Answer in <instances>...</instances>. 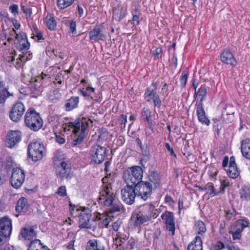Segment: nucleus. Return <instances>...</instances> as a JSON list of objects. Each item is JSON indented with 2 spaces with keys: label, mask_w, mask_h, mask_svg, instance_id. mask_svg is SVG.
<instances>
[{
  "label": "nucleus",
  "mask_w": 250,
  "mask_h": 250,
  "mask_svg": "<svg viewBox=\"0 0 250 250\" xmlns=\"http://www.w3.org/2000/svg\"><path fill=\"white\" fill-rule=\"evenodd\" d=\"M206 186L207 190H208V193L211 197H213L217 194L218 192L215 191L212 183H209Z\"/></svg>",
  "instance_id": "49"
},
{
  "label": "nucleus",
  "mask_w": 250,
  "mask_h": 250,
  "mask_svg": "<svg viewBox=\"0 0 250 250\" xmlns=\"http://www.w3.org/2000/svg\"><path fill=\"white\" fill-rule=\"evenodd\" d=\"M21 7L22 12L25 14L26 18L28 19L30 18L32 14V9L29 6L22 4H21Z\"/></svg>",
  "instance_id": "45"
},
{
  "label": "nucleus",
  "mask_w": 250,
  "mask_h": 250,
  "mask_svg": "<svg viewBox=\"0 0 250 250\" xmlns=\"http://www.w3.org/2000/svg\"><path fill=\"white\" fill-rule=\"evenodd\" d=\"M143 171L140 166H134L130 167L128 170V176L126 180V184L135 186L143 181Z\"/></svg>",
  "instance_id": "6"
},
{
  "label": "nucleus",
  "mask_w": 250,
  "mask_h": 250,
  "mask_svg": "<svg viewBox=\"0 0 250 250\" xmlns=\"http://www.w3.org/2000/svg\"><path fill=\"white\" fill-rule=\"evenodd\" d=\"M151 111L148 107H144L141 111V117L143 119L147 122L148 125H152V121L151 118Z\"/></svg>",
  "instance_id": "37"
},
{
  "label": "nucleus",
  "mask_w": 250,
  "mask_h": 250,
  "mask_svg": "<svg viewBox=\"0 0 250 250\" xmlns=\"http://www.w3.org/2000/svg\"><path fill=\"white\" fill-rule=\"evenodd\" d=\"M77 211H81L79 214V227L81 228H90L89 224V220L91 217L90 210L88 209L83 208H77L76 209Z\"/></svg>",
  "instance_id": "19"
},
{
  "label": "nucleus",
  "mask_w": 250,
  "mask_h": 250,
  "mask_svg": "<svg viewBox=\"0 0 250 250\" xmlns=\"http://www.w3.org/2000/svg\"><path fill=\"white\" fill-rule=\"evenodd\" d=\"M139 212L147 222L150 221L152 218H156L160 212L158 209L155 208L154 205L150 204H146L141 206Z\"/></svg>",
  "instance_id": "11"
},
{
  "label": "nucleus",
  "mask_w": 250,
  "mask_h": 250,
  "mask_svg": "<svg viewBox=\"0 0 250 250\" xmlns=\"http://www.w3.org/2000/svg\"><path fill=\"white\" fill-rule=\"evenodd\" d=\"M24 123L29 129L37 132L43 126V120L34 108H29L24 115Z\"/></svg>",
  "instance_id": "3"
},
{
  "label": "nucleus",
  "mask_w": 250,
  "mask_h": 250,
  "mask_svg": "<svg viewBox=\"0 0 250 250\" xmlns=\"http://www.w3.org/2000/svg\"><path fill=\"white\" fill-rule=\"evenodd\" d=\"M12 229V220L8 216L1 218V242L3 241L2 237L5 238V241L9 239Z\"/></svg>",
  "instance_id": "15"
},
{
  "label": "nucleus",
  "mask_w": 250,
  "mask_h": 250,
  "mask_svg": "<svg viewBox=\"0 0 250 250\" xmlns=\"http://www.w3.org/2000/svg\"><path fill=\"white\" fill-rule=\"evenodd\" d=\"M89 37L90 41H94V42L104 41L106 40V36L102 33L100 25L96 26L89 31Z\"/></svg>",
  "instance_id": "22"
},
{
  "label": "nucleus",
  "mask_w": 250,
  "mask_h": 250,
  "mask_svg": "<svg viewBox=\"0 0 250 250\" xmlns=\"http://www.w3.org/2000/svg\"><path fill=\"white\" fill-rule=\"evenodd\" d=\"M161 217L166 224L167 229L171 232L172 235H174L175 234V224L173 213L169 211H166L161 214Z\"/></svg>",
  "instance_id": "17"
},
{
  "label": "nucleus",
  "mask_w": 250,
  "mask_h": 250,
  "mask_svg": "<svg viewBox=\"0 0 250 250\" xmlns=\"http://www.w3.org/2000/svg\"><path fill=\"white\" fill-rule=\"evenodd\" d=\"M248 225L249 223L247 221L243 219L239 220L236 223V229L235 230H229V232L232 235L233 240L240 239L241 237L242 232Z\"/></svg>",
  "instance_id": "20"
},
{
  "label": "nucleus",
  "mask_w": 250,
  "mask_h": 250,
  "mask_svg": "<svg viewBox=\"0 0 250 250\" xmlns=\"http://www.w3.org/2000/svg\"><path fill=\"white\" fill-rule=\"evenodd\" d=\"M108 176H105L102 180L103 184L101 187L98 200L99 203L104 204V206L109 207L117 197L111 185V183L114 180L111 179L109 181L108 180Z\"/></svg>",
  "instance_id": "1"
},
{
  "label": "nucleus",
  "mask_w": 250,
  "mask_h": 250,
  "mask_svg": "<svg viewBox=\"0 0 250 250\" xmlns=\"http://www.w3.org/2000/svg\"><path fill=\"white\" fill-rule=\"evenodd\" d=\"M33 34L34 36H33L32 38H34V36H36L37 38V42H39L40 40L43 39L42 32L39 31L37 27L34 28V33Z\"/></svg>",
  "instance_id": "50"
},
{
  "label": "nucleus",
  "mask_w": 250,
  "mask_h": 250,
  "mask_svg": "<svg viewBox=\"0 0 250 250\" xmlns=\"http://www.w3.org/2000/svg\"><path fill=\"white\" fill-rule=\"evenodd\" d=\"M27 208V200L26 198L21 197L19 199L16 207V210L18 212L25 211Z\"/></svg>",
  "instance_id": "38"
},
{
  "label": "nucleus",
  "mask_w": 250,
  "mask_h": 250,
  "mask_svg": "<svg viewBox=\"0 0 250 250\" xmlns=\"http://www.w3.org/2000/svg\"><path fill=\"white\" fill-rule=\"evenodd\" d=\"M65 139L62 136L56 135V141L60 144H63L65 143Z\"/></svg>",
  "instance_id": "60"
},
{
  "label": "nucleus",
  "mask_w": 250,
  "mask_h": 250,
  "mask_svg": "<svg viewBox=\"0 0 250 250\" xmlns=\"http://www.w3.org/2000/svg\"><path fill=\"white\" fill-rule=\"evenodd\" d=\"M122 224V222L120 220H118L116 222H114L112 224V228L115 231H117L120 227Z\"/></svg>",
  "instance_id": "57"
},
{
  "label": "nucleus",
  "mask_w": 250,
  "mask_h": 250,
  "mask_svg": "<svg viewBox=\"0 0 250 250\" xmlns=\"http://www.w3.org/2000/svg\"><path fill=\"white\" fill-rule=\"evenodd\" d=\"M141 14L136 10L134 13H132V23L133 26H137L140 24V16Z\"/></svg>",
  "instance_id": "46"
},
{
  "label": "nucleus",
  "mask_w": 250,
  "mask_h": 250,
  "mask_svg": "<svg viewBox=\"0 0 250 250\" xmlns=\"http://www.w3.org/2000/svg\"><path fill=\"white\" fill-rule=\"evenodd\" d=\"M24 171L19 167L14 168L10 178L11 186L15 188H20L25 180Z\"/></svg>",
  "instance_id": "10"
},
{
  "label": "nucleus",
  "mask_w": 250,
  "mask_h": 250,
  "mask_svg": "<svg viewBox=\"0 0 250 250\" xmlns=\"http://www.w3.org/2000/svg\"><path fill=\"white\" fill-rule=\"evenodd\" d=\"M188 70L187 69L184 70L182 72V75L180 79V85L182 88H183L186 86V83L188 80Z\"/></svg>",
  "instance_id": "43"
},
{
  "label": "nucleus",
  "mask_w": 250,
  "mask_h": 250,
  "mask_svg": "<svg viewBox=\"0 0 250 250\" xmlns=\"http://www.w3.org/2000/svg\"><path fill=\"white\" fill-rule=\"evenodd\" d=\"M12 96H13V93L8 91L6 88L1 90V104L4 103L9 97Z\"/></svg>",
  "instance_id": "47"
},
{
  "label": "nucleus",
  "mask_w": 250,
  "mask_h": 250,
  "mask_svg": "<svg viewBox=\"0 0 250 250\" xmlns=\"http://www.w3.org/2000/svg\"><path fill=\"white\" fill-rule=\"evenodd\" d=\"M202 241L201 238L197 236L194 239L188 244L187 250H203Z\"/></svg>",
  "instance_id": "32"
},
{
  "label": "nucleus",
  "mask_w": 250,
  "mask_h": 250,
  "mask_svg": "<svg viewBox=\"0 0 250 250\" xmlns=\"http://www.w3.org/2000/svg\"><path fill=\"white\" fill-rule=\"evenodd\" d=\"M21 132L18 130H10L8 132L5 141V146L8 148H13L21 140Z\"/></svg>",
  "instance_id": "16"
},
{
  "label": "nucleus",
  "mask_w": 250,
  "mask_h": 250,
  "mask_svg": "<svg viewBox=\"0 0 250 250\" xmlns=\"http://www.w3.org/2000/svg\"><path fill=\"white\" fill-rule=\"evenodd\" d=\"M145 99L148 103L153 102L154 106L160 108L162 105V102L156 91L147 87L144 93Z\"/></svg>",
  "instance_id": "18"
},
{
  "label": "nucleus",
  "mask_w": 250,
  "mask_h": 250,
  "mask_svg": "<svg viewBox=\"0 0 250 250\" xmlns=\"http://www.w3.org/2000/svg\"><path fill=\"white\" fill-rule=\"evenodd\" d=\"M195 107L199 121L203 125H209L210 121L206 116L204 105H195Z\"/></svg>",
  "instance_id": "27"
},
{
  "label": "nucleus",
  "mask_w": 250,
  "mask_h": 250,
  "mask_svg": "<svg viewBox=\"0 0 250 250\" xmlns=\"http://www.w3.org/2000/svg\"><path fill=\"white\" fill-rule=\"evenodd\" d=\"M142 214L139 211L138 213H133L130 219L129 223L131 226L136 228L140 227L143 224L146 222Z\"/></svg>",
  "instance_id": "26"
},
{
  "label": "nucleus",
  "mask_w": 250,
  "mask_h": 250,
  "mask_svg": "<svg viewBox=\"0 0 250 250\" xmlns=\"http://www.w3.org/2000/svg\"><path fill=\"white\" fill-rule=\"evenodd\" d=\"M3 58L8 62H13L14 60V57L13 53L12 51H11L10 52L9 55H8V54L4 55Z\"/></svg>",
  "instance_id": "55"
},
{
  "label": "nucleus",
  "mask_w": 250,
  "mask_h": 250,
  "mask_svg": "<svg viewBox=\"0 0 250 250\" xmlns=\"http://www.w3.org/2000/svg\"><path fill=\"white\" fill-rule=\"evenodd\" d=\"M165 201L166 203H169V205H171V203L174 204L175 203V201L171 198V197L168 195H166L165 196Z\"/></svg>",
  "instance_id": "62"
},
{
  "label": "nucleus",
  "mask_w": 250,
  "mask_h": 250,
  "mask_svg": "<svg viewBox=\"0 0 250 250\" xmlns=\"http://www.w3.org/2000/svg\"><path fill=\"white\" fill-rule=\"evenodd\" d=\"M107 149L100 145L95 144L90 147L89 154L91 160L96 164H101L107 155Z\"/></svg>",
  "instance_id": "5"
},
{
  "label": "nucleus",
  "mask_w": 250,
  "mask_h": 250,
  "mask_svg": "<svg viewBox=\"0 0 250 250\" xmlns=\"http://www.w3.org/2000/svg\"><path fill=\"white\" fill-rule=\"evenodd\" d=\"M224 248L225 245L221 241H218L210 246L209 250H222Z\"/></svg>",
  "instance_id": "48"
},
{
  "label": "nucleus",
  "mask_w": 250,
  "mask_h": 250,
  "mask_svg": "<svg viewBox=\"0 0 250 250\" xmlns=\"http://www.w3.org/2000/svg\"><path fill=\"white\" fill-rule=\"evenodd\" d=\"M183 209H184V202L182 199L179 198L178 200V209L179 213H180Z\"/></svg>",
  "instance_id": "63"
},
{
  "label": "nucleus",
  "mask_w": 250,
  "mask_h": 250,
  "mask_svg": "<svg viewBox=\"0 0 250 250\" xmlns=\"http://www.w3.org/2000/svg\"><path fill=\"white\" fill-rule=\"evenodd\" d=\"M111 207L110 208V212L113 213L115 212H119L123 208V206L122 203L118 200L117 198L114 199L112 204L109 206Z\"/></svg>",
  "instance_id": "40"
},
{
  "label": "nucleus",
  "mask_w": 250,
  "mask_h": 250,
  "mask_svg": "<svg viewBox=\"0 0 250 250\" xmlns=\"http://www.w3.org/2000/svg\"><path fill=\"white\" fill-rule=\"evenodd\" d=\"M12 22L13 26L16 29H19L20 28L21 24L17 20H13Z\"/></svg>",
  "instance_id": "64"
},
{
  "label": "nucleus",
  "mask_w": 250,
  "mask_h": 250,
  "mask_svg": "<svg viewBox=\"0 0 250 250\" xmlns=\"http://www.w3.org/2000/svg\"><path fill=\"white\" fill-rule=\"evenodd\" d=\"M25 110V106L22 102L16 103L9 112L10 119L14 122H18L21 119Z\"/></svg>",
  "instance_id": "13"
},
{
  "label": "nucleus",
  "mask_w": 250,
  "mask_h": 250,
  "mask_svg": "<svg viewBox=\"0 0 250 250\" xmlns=\"http://www.w3.org/2000/svg\"><path fill=\"white\" fill-rule=\"evenodd\" d=\"M75 0H57V5L59 9H64L71 5Z\"/></svg>",
  "instance_id": "41"
},
{
  "label": "nucleus",
  "mask_w": 250,
  "mask_h": 250,
  "mask_svg": "<svg viewBox=\"0 0 250 250\" xmlns=\"http://www.w3.org/2000/svg\"><path fill=\"white\" fill-rule=\"evenodd\" d=\"M241 151L243 157L250 160V139L243 140L241 142Z\"/></svg>",
  "instance_id": "30"
},
{
  "label": "nucleus",
  "mask_w": 250,
  "mask_h": 250,
  "mask_svg": "<svg viewBox=\"0 0 250 250\" xmlns=\"http://www.w3.org/2000/svg\"><path fill=\"white\" fill-rule=\"evenodd\" d=\"M56 193L62 197L66 195V190L65 186H61L58 188Z\"/></svg>",
  "instance_id": "51"
},
{
  "label": "nucleus",
  "mask_w": 250,
  "mask_h": 250,
  "mask_svg": "<svg viewBox=\"0 0 250 250\" xmlns=\"http://www.w3.org/2000/svg\"><path fill=\"white\" fill-rule=\"evenodd\" d=\"M162 52V49L161 47H157L152 52L153 55L157 57V59L159 58V56Z\"/></svg>",
  "instance_id": "58"
},
{
  "label": "nucleus",
  "mask_w": 250,
  "mask_h": 250,
  "mask_svg": "<svg viewBox=\"0 0 250 250\" xmlns=\"http://www.w3.org/2000/svg\"><path fill=\"white\" fill-rule=\"evenodd\" d=\"M165 147L167 149V150L170 153L171 156H174V157H176V155L175 153L172 148H171L170 145L168 143L165 144Z\"/></svg>",
  "instance_id": "59"
},
{
  "label": "nucleus",
  "mask_w": 250,
  "mask_h": 250,
  "mask_svg": "<svg viewBox=\"0 0 250 250\" xmlns=\"http://www.w3.org/2000/svg\"><path fill=\"white\" fill-rule=\"evenodd\" d=\"M126 14V8H124L121 5L118 4L113 7L112 18L116 21H121Z\"/></svg>",
  "instance_id": "25"
},
{
  "label": "nucleus",
  "mask_w": 250,
  "mask_h": 250,
  "mask_svg": "<svg viewBox=\"0 0 250 250\" xmlns=\"http://www.w3.org/2000/svg\"><path fill=\"white\" fill-rule=\"evenodd\" d=\"M12 160L10 157H8L7 158V160L6 162H4L2 164V167H5L6 169L10 168L12 166Z\"/></svg>",
  "instance_id": "54"
},
{
  "label": "nucleus",
  "mask_w": 250,
  "mask_h": 250,
  "mask_svg": "<svg viewBox=\"0 0 250 250\" xmlns=\"http://www.w3.org/2000/svg\"><path fill=\"white\" fill-rule=\"evenodd\" d=\"M9 10L14 16H17L19 14V8L17 4H13L10 5Z\"/></svg>",
  "instance_id": "52"
},
{
  "label": "nucleus",
  "mask_w": 250,
  "mask_h": 250,
  "mask_svg": "<svg viewBox=\"0 0 250 250\" xmlns=\"http://www.w3.org/2000/svg\"><path fill=\"white\" fill-rule=\"evenodd\" d=\"M111 164V163L109 161H106L105 162V163H104V171L106 172V176H108V180H110L111 179H112L113 180V178L112 177V174L111 173H109L108 174L107 172L109 171V167L110 166Z\"/></svg>",
  "instance_id": "53"
},
{
  "label": "nucleus",
  "mask_w": 250,
  "mask_h": 250,
  "mask_svg": "<svg viewBox=\"0 0 250 250\" xmlns=\"http://www.w3.org/2000/svg\"><path fill=\"white\" fill-rule=\"evenodd\" d=\"M28 154L34 162L41 160L45 155L44 145L41 142L34 140L28 146Z\"/></svg>",
  "instance_id": "4"
},
{
  "label": "nucleus",
  "mask_w": 250,
  "mask_h": 250,
  "mask_svg": "<svg viewBox=\"0 0 250 250\" xmlns=\"http://www.w3.org/2000/svg\"><path fill=\"white\" fill-rule=\"evenodd\" d=\"M65 25L69 29V32L72 34H76V23L73 20L67 21L65 23Z\"/></svg>",
  "instance_id": "44"
},
{
  "label": "nucleus",
  "mask_w": 250,
  "mask_h": 250,
  "mask_svg": "<svg viewBox=\"0 0 250 250\" xmlns=\"http://www.w3.org/2000/svg\"><path fill=\"white\" fill-rule=\"evenodd\" d=\"M240 195L242 200L246 201L250 200V187H243L240 190Z\"/></svg>",
  "instance_id": "39"
},
{
  "label": "nucleus",
  "mask_w": 250,
  "mask_h": 250,
  "mask_svg": "<svg viewBox=\"0 0 250 250\" xmlns=\"http://www.w3.org/2000/svg\"><path fill=\"white\" fill-rule=\"evenodd\" d=\"M30 47V43L28 42L27 38L24 39L19 42L17 44V48L19 50L21 51H26L29 49Z\"/></svg>",
  "instance_id": "42"
},
{
  "label": "nucleus",
  "mask_w": 250,
  "mask_h": 250,
  "mask_svg": "<svg viewBox=\"0 0 250 250\" xmlns=\"http://www.w3.org/2000/svg\"><path fill=\"white\" fill-rule=\"evenodd\" d=\"M43 77L42 76H38L31 79V83L27 87L29 90V94L31 97L37 98L41 95L42 91V84Z\"/></svg>",
  "instance_id": "7"
},
{
  "label": "nucleus",
  "mask_w": 250,
  "mask_h": 250,
  "mask_svg": "<svg viewBox=\"0 0 250 250\" xmlns=\"http://www.w3.org/2000/svg\"><path fill=\"white\" fill-rule=\"evenodd\" d=\"M16 38L19 42L20 41L24 40V39L27 38L26 35L25 33L21 32L19 33H16Z\"/></svg>",
  "instance_id": "56"
},
{
  "label": "nucleus",
  "mask_w": 250,
  "mask_h": 250,
  "mask_svg": "<svg viewBox=\"0 0 250 250\" xmlns=\"http://www.w3.org/2000/svg\"><path fill=\"white\" fill-rule=\"evenodd\" d=\"M56 172L57 175L61 178H71L72 176L71 168L69 164L64 161H60L56 164Z\"/></svg>",
  "instance_id": "14"
},
{
  "label": "nucleus",
  "mask_w": 250,
  "mask_h": 250,
  "mask_svg": "<svg viewBox=\"0 0 250 250\" xmlns=\"http://www.w3.org/2000/svg\"><path fill=\"white\" fill-rule=\"evenodd\" d=\"M110 222V219L108 218H106L103 220L101 223V226L102 228L105 227L107 228L109 222Z\"/></svg>",
  "instance_id": "61"
},
{
  "label": "nucleus",
  "mask_w": 250,
  "mask_h": 250,
  "mask_svg": "<svg viewBox=\"0 0 250 250\" xmlns=\"http://www.w3.org/2000/svg\"><path fill=\"white\" fill-rule=\"evenodd\" d=\"M35 226H31L29 224H25L20 229L19 239L22 240H31L37 237V232Z\"/></svg>",
  "instance_id": "12"
},
{
  "label": "nucleus",
  "mask_w": 250,
  "mask_h": 250,
  "mask_svg": "<svg viewBox=\"0 0 250 250\" xmlns=\"http://www.w3.org/2000/svg\"><path fill=\"white\" fill-rule=\"evenodd\" d=\"M207 95V88L205 84H202L198 89L194 93V97L199 99L196 101L195 105H204L203 101L206 99Z\"/></svg>",
  "instance_id": "23"
},
{
  "label": "nucleus",
  "mask_w": 250,
  "mask_h": 250,
  "mask_svg": "<svg viewBox=\"0 0 250 250\" xmlns=\"http://www.w3.org/2000/svg\"><path fill=\"white\" fill-rule=\"evenodd\" d=\"M235 160V159L234 157H230L229 163V167L227 172L228 175L230 178L233 179L237 178L239 175V172L238 170Z\"/></svg>",
  "instance_id": "28"
},
{
  "label": "nucleus",
  "mask_w": 250,
  "mask_h": 250,
  "mask_svg": "<svg viewBox=\"0 0 250 250\" xmlns=\"http://www.w3.org/2000/svg\"><path fill=\"white\" fill-rule=\"evenodd\" d=\"M91 122L89 119L83 117L77 119L73 122L68 123V127L72 128L73 132L77 134L80 131L77 137L74 139L72 142L73 146L81 144L83 141L84 137V132L88 126L89 122Z\"/></svg>",
  "instance_id": "2"
},
{
  "label": "nucleus",
  "mask_w": 250,
  "mask_h": 250,
  "mask_svg": "<svg viewBox=\"0 0 250 250\" xmlns=\"http://www.w3.org/2000/svg\"><path fill=\"white\" fill-rule=\"evenodd\" d=\"M221 62L227 65L235 66L236 65L237 61L233 54L229 50H225L220 55Z\"/></svg>",
  "instance_id": "21"
},
{
  "label": "nucleus",
  "mask_w": 250,
  "mask_h": 250,
  "mask_svg": "<svg viewBox=\"0 0 250 250\" xmlns=\"http://www.w3.org/2000/svg\"><path fill=\"white\" fill-rule=\"evenodd\" d=\"M45 23L48 29L50 30H55L57 26V22L52 15H47L45 18Z\"/></svg>",
  "instance_id": "36"
},
{
  "label": "nucleus",
  "mask_w": 250,
  "mask_h": 250,
  "mask_svg": "<svg viewBox=\"0 0 250 250\" xmlns=\"http://www.w3.org/2000/svg\"><path fill=\"white\" fill-rule=\"evenodd\" d=\"M79 98L78 96H72L68 100H67L64 104V110L67 111H70L78 106Z\"/></svg>",
  "instance_id": "29"
},
{
  "label": "nucleus",
  "mask_w": 250,
  "mask_h": 250,
  "mask_svg": "<svg viewBox=\"0 0 250 250\" xmlns=\"http://www.w3.org/2000/svg\"><path fill=\"white\" fill-rule=\"evenodd\" d=\"M87 250H105L104 246L101 243L96 239L90 240L86 246Z\"/></svg>",
  "instance_id": "33"
},
{
  "label": "nucleus",
  "mask_w": 250,
  "mask_h": 250,
  "mask_svg": "<svg viewBox=\"0 0 250 250\" xmlns=\"http://www.w3.org/2000/svg\"><path fill=\"white\" fill-rule=\"evenodd\" d=\"M161 180L160 174L156 172L152 171L148 175V182L152 184V187L155 188L160 186Z\"/></svg>",
  "instance_id": "31"
},
{
  "label": "nucleus",
  "mask_w": 250,
  "mask_h": 250,
  "mask_svg": "<svg viewBox=\"0 0 250 250\" xmlns=\"http://www.w3.org/2000/svg\"><path fill=\"white\" fill-rule=\"evenodd\" d=\"M193 229L196 234H200L202 236L205 234L207 230L205 223L201 220L195 222Z\"/></svg>",
  "instance_id": "35"
},
{
  "label": "nucleus",
  "mask_w": 250,
  "mask_h": 250,
  "mask_svg": "<svg viewBox=\"0 0 250 250\" xmlns=\"http://www.w3.org/2000/svg\"><path fill=\"white\" fill-rule=\"evenodd\" d=\"M123 201L128 205H132L137 196L135 187L126 184L121 191Z\"/></svg>",
  "instance_id": "8"
},
{
  "label": "nucleus",
  "mask_w": 250,
  "mask_h": 250,
  "mask_svg": "<svg viewBox=\"0 0 250 250\" xmlns=\"http://www.w3.org/2000/svg\"><path fill=\"white\" fill-rule=\"evenodd\" d=\"M137 196L146 201L151 195L153 187L149 182L142 181L135 185Z\"/></svg>",
  "instance_id": "9"
},
{
  "label": "nucleus",
  "mask_w": 250,
  "mask_h": 250,
  "mask_svg": "<svg viewBox=\"0 0 250 250\" xmlns=\"http://www.w3.org/2000/svg\"><path fill=\"white\" fill-rule=\"evenodd\" d=\"M128 236L125 234H122L121 232H117L116 236L113 238V244L116 246V250H124V247L123 244L128 239Z\"/></svg>",
  "instance_id": "24"
},
{
  "label": "nucleus",
  "mask_w": 250,
  "mask_h": 250,
  "mask_svg": "<svg viewBox=\"0 0 250 250\" xmlns=\"http://www.w3.org/2000/svg\"><path fill=\"white\" fill-rule=\"evenodd\" d=\"M28 250H50L48 247L43 245L39 239L32 241L28 247Z\"/></svg>",
  "instance_id": "34"
}]
</instances>
